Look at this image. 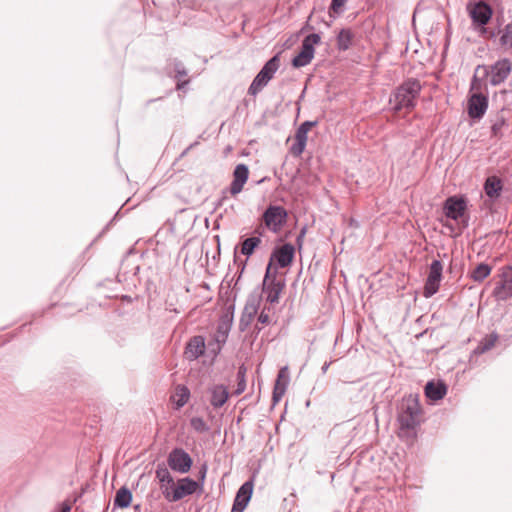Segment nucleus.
I'll return each instance as SVG.
<instances>
[{"mask_svg": "<svg viewBox=\"0 0 512 512\" xmlns=\"http://www.w3.org/2000/svg\"><path fill=\"white\" fill-rule=\"evenodd\" d=\"M493 294L497 300L501 301L512 297V267L503 270L501 280L496 284Z\"/></svg>", "mask_w": 512, "mask_h": 512, "instance_id": "nucleus-15", "label": "nucleus"}, {"mask_svg": "<svg viewBox=\"0 0 512 512\" xmlns=\"http://www.w3.org/2000/svg\"><path fill=\"white\" fill-rule=\"evenodd\" d=\"M354 34L350 29H341L337 35V48L340 51L348 50L352 45Z\"/></svg>", "mask_w": 512, "mask_h": 512, "instance_id": "nucleus-27", "label": "nucleus"}, {"mask_svg": "<svg viewBox=\"0 0 512 512\" xmlns=\"http://www.w3.org/2000/svg\"><path fill=\"white\" fill-rule=\"evenodd\" d=\"M320 40V35L317 33L306 36L303 39L300 52L292 60V65L296 68L308 65L314 57V45L318 44Z\"/></svg>", "mask_w": 512, "mask_h": 512, "instance_id": "nucleus-7", "label": "nucleus"}, {"mask_svg": "<svg viewBox=\"0 0 512 512\" xmlns=\"http://www.w3.org/2000/svg\"><path fill=\"white\" fill-rule=\"evenodd\" d=\"M287 211L282 206L270 205L263 213V221L268 229L277 232L285 224Z\"/></svg>", "mask_w": 512, "mask_h": 512, "instance_id": "nucleus-10", "label": "nucleus"}, {"mask_svg": "<svg viewBox=\"0 0 512 512\" xmlns=\"http://www.w3.org/2000/svg\"><path fill=\"white\" fill-rule=\"evenodd\" d=\"M271 263L268 264L263 281V292L266 294V301L275 304L279 301V296L284 288V284L275 278L269 279Z\"/></svg>", "mask_w": 512, "mask_h": 512, "instance_id": "nucleus-13", "label": "nucleus"}, {"mask_svg": "<svg viewBox=\"0 0 512 512\" xmlns=\"http://www.w3.org/2000/svg\"><path fill=\"white\" fill-rule=\"evenodd\" d=\"M499 45L505 51L512 53V23L506 24L498 31Z\"/></svg>", "mask_w": 512, "mask_h": 512, "instance_id": "nucleus-25", "label": "nucleus"}, {"mask_svg": "<svg viewBox=\"0 0 512 512\" xmlns=\"http://www.w3.org/2000/svg\"><path fill=\"white\" fill-rule=\"evenodd\" d=\"M168 465L173 471L187 473L192 466V458L182 448H175L169 453Z\"/></svg>", "mask_w": 512, "mask_h": 512, "instance_id": "nucleus-11", "label": "nucleus"}, {"mask_svg": "<svg viewBox=\"0 0 512 512\" xmlns=\"http://www.w3.org/2000/svg\"><path fill=\"white\" fill-rule=\"evenodd\" d=\"M285 390H286V382H284L283 385L275 383L274 390H273V400L275 402H278L284 395Z\"/></svg>", "mask_w": 512, "mask_h": 512, "instance_id": "nucleus-37", "label": "nucleus"}, {"mask_svg": "<svg viewBox=\"0 0 512 512\" xmlns=\"http://www.w3.org/2000/svg\"><path fill=\"white\" fill-rule=\"evenodd\" d=\"M272 310L270 307L264 306L258 316V323L262 325H269L272 323Z\"/></svg>", "mask_w": 512, "mask_h": 512, "instance_id": "nucleus-34", "label": "nucleus"}, {"mask_svg": "<svg viewBox=\"0 0 512 512\" xmlns=\"http://www.w3.org/2000/svg\"><path fill=\"white\" fill-rule=\"evenodd\" d=\"M512 71V63L509 59L503 58L496 61L490 66V84L492 86H498L503 83Z\"/></svg>", "mask_w": 512, "mask_h": 512, "instance_id": "nucleus-12", "label": "nucleus"}, {"mask_svg": "<svg viewBox=\"0 0 512 512\" xmlns=\"http://www.w3.org/2000/svg\"><path fill=\"white\" fill-rule=\"evenodd\" d=\"M420 413L417 396L410 394L402 399L397 417L401 433L413 431L420 424Z\"/></svg>", "mask_w": 512, "mask_h": 512, "instance_id": "nucleus-2", "label": "nucleus"}, {"mask_svg": "<svg viewBox=\"0 0 512 512\" xmlns=\"http://www.w3.org/2000/svg\"><path fill=\"white\" fill-rule=\"evenodd\" d=\"M315 125V121H305L298 127L295 133V142L290 149L294 156H300L304 152L307 143L308 132Z\"/></svg>", "mask_w": 512, "mask_h": 512, "instance_id": "nucleus-16", "label": "nucleus"}, {"mask_svg": "<svg viewBox=\"0 0 512 512\" xmlns=\"http://www.w3.org/2000/svg\"><path fill=\"white\" fill-rule=\"evenodd\" d=\"M205 352V339L203 336H194L192 337L186 345L185 348V357L194 361L202 356Z\"/></svg>", "mask_w": 512, "mask_h": 512, "instance_id": "nucleus-21", "label": "nucleus"}, {"mask_svg": "<svg viewBox=\"0 0 512 512\" xmlns=\"http://www.w3.org/2000/svg\"><path fill=\"white\" fill-rule=\"evenodd\" d=\"M421 92V84L417 79L410 78L398 86L390 96V104L394 112L405 110L410 112L417 103Z\"/></svg>", "mask_w": 512, "mask_h": 512, "instance_id": "nucleus-1", "label": "nucleus"}, {"mask_svg": "<svg viewBox=\"0 0 512 512\" xmlns=\"http://www.w3.org/2000/svg\"><path fill=\"white\" fill-rule=\"evenodd\" d=\"M443 210L447 218L455 221L461 220L464 222V226H467V220L463 219L467 210V201L463 196L448 197L444 202Z\"/></svg>", "mask_w": 512, "mask_h": 512, "instance_id": "nucleus-8", "label": "nucleus"}, {"mask_svg": "<svg viewBox=\"0 0 512 512\" xmlns=\"http://www.w3.org/2000/svg\"><path fill=\"white\" fill-rule=\"evenodd\" d=\"M279 66L280 57L279 54H276L264 64L262 69L256 75L248 88V93L252 96H256L274 77Z\"/></svg>", "mask_w": 512, "mask_h": 512, "instance_id": "nucleus-4", "label": "nucleus"}, {"mask_svg": "<svg viewBox=\"0 0 512 512\" xmlns=\"http://www.w3.org/2000/svg\"><path fill=\"white\" fill-rule=\"evenodd\" d=\"M206 474V467L203 468L202 477H204Z\"/></svg>", "mask_w": 512, "mask_h": 512, "instance_id": "nucleus-44", "label": "nucleus"}, {"mask_svg": "<svg viewBox=\"0 0 512 512\" xmlns=\"http://www.w3.org/2000/svg\"><path fill=\"white\" fill-rule=\"evenodd\" d=\"M249 177V169L245 164H238L233 171V180L230 185V193L239 194Z\"/></svg>", "mask_w": 512, "mask_h": 512, "instance_id": "nucleus-19", "label": "nucleus"}, {"mask_svg": "<svg viewBox=\"0 0 512 512\" xmlns=\"http://www.w3.org/2000/svg\"><path fill=\"white\" fill-rule=\"evenodd\" d=\"M69 510H70V507L66 504L65 511H66V512H69Z\"/></svg>", "mask_w": 512, "mask_h": 512, "instance_id": "nucleus-45", "label": "nucleus"}, {"mask_svg": "<svg viewBox=\"0 0 512 512\" xmlns=\"http://www.w3.org/2000/svg\"><path fill=\"white\" fill-rule=\"evenodd\" d=\"M198 145V142L195 141L194 143L190 144L180 155V157H184L185 155H187V153L192 149L194 148L195 146Z\"/></svg>", "mask_w": 512, "mask_h": 512, "instance_id": "nucleus-41", "label": "nucleus"}, {"mask_svg": "<svg viewBox=\"0 0 512 512\" xmlns=\"http://www.w3.org/2000/svg\"><path fill=\"white\" fill-rule=\"evenodd\" d=\"M233 324V312H225L218 320L217 329L214 334L213 342L208 347L214 356H217L226 343Z\"/></svg>", "mask_w": 512, "mask_h": 512, "instance_id": "nucleus-5", "label": "nucleus"}, {"mask_svg": "<svg viewBox=\"0 0 512 512\" xmlns=\"http://www.w3.org/2000/svg\"><path fill=\"white\" fill-rule=\"evenodd\" d=\"M198 483L189 478L185 477L179 479L174 487V494L169 497V502H177L188 495H192L196 492Z\"/></svg>", "mask_w": 512, "mask_h": 512, "instance_id": "nucleus-17", "label": "nucleus"}, {"mask_svg": "<svg viewBox=\"0 0 512 512\" xmlns=\"http://www.w3.org/2000/svg\"><path fill=\"white\" fill-rule=\"evenodd\" d=\"M260 305V298L257 296H250L246 304L244 306V309L242 311L240 320H239V330L241 332H244L247 330V328L251 325L252 321L254 320L258 309Z\"/></svg>", "mask_w": 512, "mask_h": 512, "instance_id": "nucleus-14", "label": "nucleus"}, {"mask_svg": "<svg viewBox=\"0 0 512 512\" xmlns=\"http://www.w3.org/2000/svg\"><path fill=\"white\" fill-rule=\"evenodd\" d=\"M286 382V385L288 384V368L282 367L277 375L276 383L283 385V383Z\"/></svg>", "mask_w": 512, "mask_h": 512, "instance_id": "nucleus-40", "label": "nucleus"}, {"mask_svg": "<svg viewBox=\"0 0 512 512\" xmlns=\"http://www.w3.org/2000/svg\"><path fill=\"white\" fill-rule=\"evenodd\" d=\"M443 264L440 260H433L430 264L429 274L426 279L423 296L426 298L432 297L436 294L440 287L442 279Z\"/></svg>", "mask_w": 512, "mask_h": 512, "instance_id": "nucleus-9", "label": "nucleus"}, {"mask_svg": "<svg viewBox=\"0 0 512 512\" xmlns=\"http://www.w3.org/2000/svg\"><path fill=\"white\" fill-rule=\"evenodd\" d=\"M190 391L186 386L179 385L176 387L175 393L172 396L173 402L177 408L183 407L189 400Z\"/></svg>", "mask_w": 512, "mask_h": 512, "instance_id": "nucleus-28", "label": "nucleus"}, {"mask_svg": "<svg viewBox=\"0 0 512 512\" xmlns=\"http://www.w3.org/2000/svg\"><path fill=\"white\" fill-rule=\"evenodd\" d=\"M156 476L159 479L161 485L174 483L173 477L171 476V474L169 473V471L166 468L158 469L156 471Z\"/></svg>", "mask_w": 512, "mask_h": 512, "instance_id": "nucleus-36", "label": "nucleus"}, {"mask_svg": "<svg viewBox=\"0 0 512 512\" xmlns=\"http://www.w3.org/2000/svg\"><path fill=\"white\" fill-rule=\"evenodd\" d=\"M482 81L474 76L472 78L467 101V113L471 119L480 120L488 109V96L482 92Z\"/></svg>", "mask_w": 512, "mask_h": 512, "instance_id": "nucleus-3", "label": "nucleus"}, {"mask_svg": "<svg viewBox=\"0 0 512 512\" xmlns=\"http://www.w3.org/2000/svg\"><path fill=\"white\" fill-rule=\"evenodd\" d=\"M304 234H305V230L303 229V230H302V232H301V234H300V235L298 236V238H297V242H298V243L301 241V239H302V237L304 236Z\"/></svg>", "mask_w": 512, "mask_h": 512, "instance_id": "nucleus-43", "label": "nucleus"}, {"mask_svg": "<svg viewBox=\"0 0 512 512\" xmlns=\"http://www.w3.org/2000/svg\"><path fill=\"white\" fill-rule=\"evenodd\" d=\"M210 403L214 408L222 407L228 400L229 393L224 385H215L210 389Z\"/></svg>", "mask_w": 512, "mask_h": 512, "instance_id": "nucleus-23", "label": "nucleus"}, {"mask_svg": "<svg viewBox=\"0 0 512 512\" xmlns=\"http://www.w3.org/2000/svg\"><path fill=\"white\" fill-rule=\"evenodd\" d=\"M254 483L253 480H248L241 485L236 493V497L234 499V503L231 509V512H243L246 506L248 505L252 493H253Z\"/></svg>", "mask_w": 512, "mask_h": 512, "instance_id": "nucleus-18", "label": "nucleus"}, {"mask_svg": "<svg viewBox=\"0 0 512 512\" xmlns=\"http://www.w3.org/2000/svg\"><path fill=\"white\" fill-rule=\"evenodd\" d=\"M506 125V120L503 116L497 117L491 126L492 136L500 138L502 136V129Z\"/></svg>", "mask_w": 512, "mask_h": 512, "instance_id": "nucleus-32", "label": "nucleus"}, {"mask_svg": "<svg viewBox=\"0 0 512 512\" xmlns=\"http://www.w3.org/2000/svg\"><path fill=\"white\" fill-rule=\"evenodd\" d=\"M492 13L491 7L482 1L476 3L470 10V17L475 28L478 29L482 35L488 34L489 38L496 36L494 31H488L487 28H485V25L492 17Z\"/></svg>", "mask_w": 512, "mask_h": 512, "instance_id": "nucleus-6", "label": "nucleus"}, {"mask_svg": "<svg viewBox=\"0 0 512 512\" xmlns=\"http://www.w3.org/2000/svg\"><path fill=\"white\" fill-rule=\"evenodd\" d=\"M261 243L260 237H249L246 238L241 245V253L247 257L251 256L256 247Z\"/></svg>", "mask_w": 512, "mask_h": 512, "instance_id": "nucleus-30", "label": "nucleus"}, {"mask_svg": "<svg viewBox=\"0 0 512 512\" xmlns=\"http://www.w3.org/2000/svg\"><path fill=\"white\" fill-rule=\"evenodd\" d=\"M447 392L445 384L438 382H428L425 387V395L427 398L437 401L442 399Z\"/></svg>", "mask_w": 512, "mask_h": 512, "instance_id": "nucleus-24", "label": "nucleus"}, {"mask_svg": "<svg viewBox=\"0 0 512 512\" xmlns=\"http://www.w3.org/2000/svg\"><path fill=\"white\" fill-rule=\"evenodd\" d=\"M56 512H64V502L58 504Z\"/></svg>", "mask_w": 512, "mask_h": 512, "instance_id": "nucleus-42", "label": "nucleus"}, {"mask_svg": "<svg viewBox=\"0 0 512 512\" xmlns=\"http://www.w3.org/2000/svg\"><path fill=\"white\" fill-rule=\"evenodd\" d=\"M491 273V267L488 264L480 263L471 272V278L476 282H482Z\"/></svg>", "mask_w": 512, "mask_h": 512, "instance_id": "nucleus-29", "label": "nucleus"}, {"mask_svg": "<svg viewBox=\"0 0 512 512\" xmlns=\"http://www.w3.org/2000/svg\"><path fill=\"white\" fill-rule=\"evenodd\" d=\"M497 339H498V336L496 334H490V335L485 336L478 344L477 348L475 349V352L476 353H484V352L490 350L492 347H494Z\"/></svg>", "mask_w": 512, "mask_h": 512, "instance_id": "nucleus-31", "label": "nucleus"}, {"mask_svg": "<svg viewBox=\"0 0 512 512\" xmlns=\"http://www.w3.org/2000/svg\"><path fill=\"white\" fill-rule=\"evenodd\" d=\"M294 252V246L286 243L273 251L270 263L275 260L279 267L285 268L292 263Z\"/></svg>", "mask_w": 512, "mask_h": 512, "instance_id": "nucleus-20", "label": "nucleus"}, {"mask_svg": "<svg viewBox=\"0 0 512 512\" xmlns=\"http://www.w3.org/2000/svg\"><path fill=\"white\" fill-rule=\"evenodd\" d=\"M132 501V493L126 487H121L115 495L114 506L118 508H127Z\"/></svg>", "mask_w": 512, "mask_h": 512, "instance_id": "nucleus-26", "label": "nucleus"}, {"mask_svg": "<svg viewBox=\"0 0 512 512\" xmlns=\"http://www.w3.org/2000/svg\"><path fill=\"white\" fill-rule=\"evenodd\" d=\"M191 427L200 433L208 431L209 427L206 422L201 417H193L190 420Z\"/></svg>", "mask_w": 512, "mask_h": 512, "instance_id": "nucleus-35", "label": "nucleus"}, {"mask_svg": "<svg viewBox=\"0 0 512 512\" xmlns=\"http://www.w3.org/2000/svg\"><path fill=\"white\" fill-rule=\"evenodd\" d=\"M483 189L489 199L496 200L503 190V182L498 176H489L484 182Z\"/></svg>", "mask_w": 512, "mask_h": 512, "instance_id": "nucleus-22", "label": "nucleus"}, {"mask_svg": "<svg viewBox=\"0 0 512 512\" xmlns=\"http://www.w3.org/2000/svg\"><path fill=\"white\" fill-rule=\"evenodd\" d=\"M348 0H332L330 5V10L336 14L342 12V7L346 4Z\"/></svg>", "mask_w": 512, "mask_h": 512, "instance_id": "nucleus-38", "label": "nucleus"}, {"mask_svg": "<svg viewBox=\"0 0 512 512\" xmlns=\"http://www.w3.org/2000/svg\"><path fill=\"white\" fill-rule=\"evenodd\" d=\"M174 487L175 483L161 485L162 494L167 501H169V497L174 494Z\"/></svg>", "mask_w": 512, "mask_h": 512, "instance_id": "nucleus-39", "label": "nucleus"}, {"mask_svg": "<svg viewBox=\"0 0 512 512\" xmlns=\"http://www.w3.org/2000/svg\"><path fill=\"white\" fill-rule=\"evenodd\" d=\"M246 389V380H245V369L240 367L237 372V388L234 391L235 395L242 394Z\"/></svg>", "mask_w": 512, "mask_h": 512, "instance_id": "nucleus-33", "label": "nucleus"}]
</instances>
